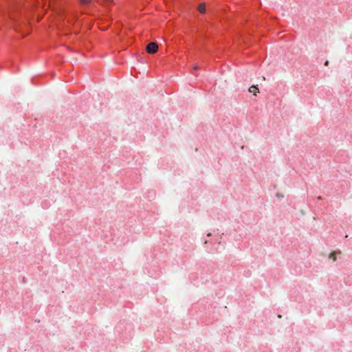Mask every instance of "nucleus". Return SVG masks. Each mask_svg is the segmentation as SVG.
I'll return each instance as SVG.
<instances>
[{"instance_id":"nucleus-1","label":"nucleus","mask_w":352,"mask_h":352,"mask_svg":"<svg viewBox=\"0 0 352 352\" xmlns=\"http://www.w3.org/2000/svg\"><path fill=\"white\" fill-rule=\"evenodd\" d=\"M116 331L120 335V338L124 342H127L133 335V329L131 323L120 322L116 327Z\"/></svg>"},{"instance_id":"nucleus-2","label":"nucleus","mask_w":352,"mask_h":352,"mask_svg":"<svg viewBox=\"0 0 352 352\" xmlns=\"http://www.w3.org/2000/svg\"><path fill=\"white\" fill-rule=\"evenodd\" d=\"M158 50V45L156 43H151L146 46V52L149 54L156 53Z\"/></svg>"},{"instance_id":"nucleus-3","label":"nucleus","mask_w":352,"mask_h":352,"mask_svg":"<svg viewBox=\"0 0 352 352\" xmlns=\"http://www.w3.org/2000/svg\"><path fill=\"white\" fill-rule=\"evenodd\" d=\"M249 91L250 93H253L254 95L256 94V93H258L259 92V89L258 88V86L257 85H252L250 88H249Z\"/></svg>"},{"instance_id":"nucleus-4","label":"nucleus","mask_w":352,"mask_h":352,"mask_svg":"<svg viewBox=\"0 0 352 352\" xmlns=\"http://www.w3.org/2000/svg\"><path fill=\"white\" fill-rule=\"evenodd\" d=\"M40 76H34V77H32V83L34 84V85H38L40 83L39 80H40Z\"/></svg>"},{"instance_id":"nucleus-5","label":"nucleus","mask_w":352,"mask_h":352,"mask_svg":"<svg viewBox=\"0 0 352 352\" xmlns=\"http://www.w3.org/2000/svg\"><path fill=\"white\" fill-rule=\"evenodd\" d=\"M199 10L201 13L202 14H205L206 13L207 10H206V7L205 6V5L204 4H201L199 8Z\"/></svg>"},{"instance_id":"nucleus-6","label":"nucleus","mask_w":352,"mask_h":352,"mask_svg":"<svg viewBox=\"0 0 352 352\" xmlns=\"http://www.w3.org/2000/svg\"><path fill=\"white\" fill-rule=\"evenodd\" d=\"M276 196L278 198V199H280V198H283V195L282 193H280V192H277Z\"/></svg>"},{"instance_id":"nucleus-7","label":"nucleus","mask_w":352,"mask_h":352,"mask_svg":"<svg viewBox=\"0 0 352 352\" xmlns=\"http://www.w3.org/2000/svg\"><path fill=\"white\" fill-rule=\"evenodd\" d=\"M328 65H329V61L326 60V62L324 63V65L327 66Z\"/></svg>"},{"instance_id":"nucleus-8","label":"nucleus","mask_w":352,"mask_h":352,"mask_svg":"<svg viewBox=\"0 0 352 352\" xmlns=\"http://www.w3.org/2000/svg\"><path fill=\"white\" fill-rule=\"evenodd\" d=\"M211 235H212V234H211V233H208V234H207V236H208V237H209V236H210Z\"/></svg>"}]
</instances>
